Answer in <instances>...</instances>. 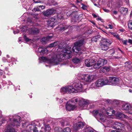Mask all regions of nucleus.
<instances>
[{
	"label": "nucleus",
	"mask_w": 132,
	"mask_h": 132,
	"mask_svg": "<svg viewBox=\"0 0 132 132\" xmlns=\"http://www.w3.org/2000/svg\"><path fill=\"white\" fill-rule=\"evenodd\" d=\"M115 113V111L110 108H109L107 109L106 111L104 109L103 111V110H98L94 111L93 112L95 117L98 120L104 123L106 119V114L109 116H110L112 115V114H114Z\"/></svg>",
	"instance_id": "f257e3e1"
},
{
	"label": "nucleus",
	"mask_w": 132,
	"mask_h": 132,
	"mask_svg": "<svg viewBox=\"0 0 132 132\" xmlns=\"http://www.w3.org/2000/svg\"><path fill=\"white\" fill-rule=\"evenodd\" d=\"M58 48L61 50V51L62 53L58 54L56 56L61 61L62 60L69 59L71 57V54L72 52L71 50V47L69 48V50L67 48L66 44L64 43H61L59 45Z\"/></svg>",
	"instance_id": "f03ea898"
},
{
	"label": "nucleus",
	"mask_w": 132,
	"mask_h": 132,
	"mask_svg": "<svg viewBox=\"0 0 132 132\" xmlns=\"http://www.w3.org/2000/svg\"><path fill=\"white\" fill-rule=\"evenodd\" d=\"M20 117L17 115H15L10 117V120L7 122L5 132H16L12 127L15 126H19L20 125Z\"/></svg>",
	"instance_id": "7ed1b4c3"
},
{
	"label": "nucleus",
	"mask_w": 132,
	"mask_h": 132,
	"mask_svg": "<svg viewBox=\"0 0 132 132\" xmlns=\"http://www.w3.org/2000/svg\"><path fill=\"white\" fill-rule=\"evenodd\" d=\"M109 80L106 79H100L96 81L91 85V86L92 88L96 87H101L103 86L107 85L108 84Z\"/></svg>",
	"instance_id": "20e7f679"
},
{
	"label": "nucleus",
	"mask_w": 132,
	"mask_h": 132,
	"mask_svg": "<svg viewBox=\"0 0 132 132\" xmlns=\"http://www.w3.org/2000/svg\"><path fill=\"white\" fill-rule=\"evenodd\" d=\"M95 77L94 75H81L79 77L78 79L83 82H90Z\"/></svg>",
	"instance_id": "39448f33"
},
{
	"label": "nucleus",
	"mask_w": 132,
	"mask_h": 132,
	"mask_svg": "<svg viewBox=\"0 0 132 132\" xmlns=\"http://www.w3.org/2000/svg\"><path fill=\"white\" fill-rule=\"evenodd\" d=\"M60 92L63 94L66 93H75L78 92L77 91L73 88L72 86H69L62 88L61 89Z\"/></svg>",
	"instance_id": "423d86ee"
},
{
	"label": "nucleus",
	"mask_w": 132,
	"mask_h": 132,
	"mask_svg": "<svg viewBox=\"0 0 132 132\" xmlns=\"http://www.w3.org/2000/svg\"><path fill=\"white\" fill-rule=\"evenodd\" d=\"M42 59L43 60L47 61L49 63L53 64L55 65L57 64L59 62L61 61V60L59 59L56 56H53L51 59L47 58L45 57H42Z\"/></svg>",
	"instance_id": "0eeeda50"
},
{
	"label": "nucleus",
	"mask_w": 132,
	"mask_h": 132,
	"mask_svg": "<svg viewBox=\"0 0 132 132\" xmlns=\"http://www.w3.org/2000/svg\"><path fill=\"white\" fill-rule=\"evenodd\" d=\"M84 43L83 40L75 43L74 44L75 46L72 48V51L74 54H78L79 49H80V47L82 46Z\"/></svg>",
	"instance_id": "6e6552de"
},
{
	"label": "nucleus",
	"mask_w": 132,
	"mask_h": 132,
	"mask_svg": "<svg viewBox=\"0 0 132 132\" xmlns=\"http://www.w3.org/2000/svg\"><path fill=\"white\" fill-rule=\"evenodd\" d=\"M107 63V61L105 59H100L94 65L93 67L94 69H97L103 65L106 64Z\"/></svg>",
	"instance_id": "1a4fd4ad"
},
{
	"label": "nucleus",
	"mask_w": 132,
	"mask_h": 132,
	"mask_svg": "<svg viewBox=\"0 0 132 132\" xmlns=\"http://www.w3.org/2000/svg\"><path fill=\"white\" fill-rule=\"evenodd\" d=\"M112 124L113 127L117 129V130H120L122 131H125L124 125L123 123L118 122H114Z\"/></svg>",
	"instance_id": "9d476101"
},
{
	"label": "nucleus",
	"mask_w": 132,
	"mask_h": 132,
	"mask_svg": "<svg viewBox=\"0 0 132 132\" xmlns=\"http://www.w3.org/2000/svg\"><path fill=\"white\" fill-rule=\"evenodd\" d=\"M89 104V101L87 100L82 99L80 100L79 103L80 109H85L87 108Z\"/></svg>",
	"instance_id": "9b49d317"
},
{
	"label": "nucleus",
	"mask_w": 132,
	"mask_h": 132,
	"mask_svg": "<svg viewBox=\"0 0 132 132\" xmlns=\"http://www.w3.org/2000/svg\"><path fill=\"white\" fill-rule=\"evenodd\" d=\"M84 122L79 121L74 124L73 125V131L81 129L85 125Z\"/></svg>",
	"instance_id": "f8f14e48"
},
{
	"label": "nucleus",
	"mask_w": 132,
	"mask_h": 132,
	"mask_svg": "<svg viewBox=\"0 0 132 132\" xmlns=\"http://www.w3.org/2000/svg\"><path fill=\"white\" fill-rule=\"evenodd\" d=\"M36 125L34 122L32 123L31 124L28 125V123L27 122H25L22 123V126L23 127H26L28 131L31 132L33 129L34 128H36Z\"/></svg>",
	"instance_id": "ddd939ff"
},
{
	"label": "nucleus",
	"mask_w": 132,
	"mask_h": 132,
	"mask_svg": "<svg viewBox=\"0 0 132 132\" xmlns=\"http://www.w3.org/2000/svg\"><path fill=\"white\" fill-rule=\"evenodd\" d=\"M122 109L125 110L126 112L132 114V108L129 104H123Z\"/></svg>",
	"instance_id": "4468645a"
},
{
	"label": "nucleus",
	"mask_w": 132,
	"mask_h": 132,
	"mask_svg": "<svg viewBox=\"0 0 132 132\" xmlns=\"http://www.w3.org/2000/svg\"><path fill=\"white\" fill-rule=\"evenodd\" d=\"M75 87L78 90H85L86 88L85 86H87V85L84 84L83 83L80 81L76 82L75 85Z\"/></svg>",
	"instance_id": "2eb2a0df"
},
{
	"label": "nucleus",
	"mask_w": 132,
	"mask_h": 132,
	"mask_svg": "<svg viewBox=\"0 0 132 132\" xmlns=\"http://www.w3.org/2000/svg\"><path fill=\"white\" fill-rule=\"evenodd\" d=\"M97 61V60L94 58H93V59H87L85 61V65L87 67H91L93 65L95 62Z\"/></svg>",
	"instance_id": "dca6fc26"
},
{
	"label": "nucleus",
	"mask_w": 132,
	"mask_h": 132,
	"mask_svg": "<svg viewBox=\"0 0 132 132\" xmlns=\"http://www.w3.org/2000/svg\"><path fill=\"white\" fill-rule=\"evenodd\" d=\"M56 12V11L54 9H49L43 12V14L45 16H48L54 14Z\"/></svg>",
	"instance_id": "f3484780"
},
{
	"label": "nucleus",
	"mask_w": 132,
	"mask_h": 132,
	"mask_svg": "<svg viewBox=\"0 0 132 132\" xmlns=\"http://www.w3.org/2000/svg\"><path fill=\"white\" fill-rule=\"evenodd\" d=\"M72 102L71 101H69L67 102L66 105V108L67 110L68 111L73 110L75 108V105H73L71 103Z\"/></svg>",
	"instance_id": "a211bd4d"
},
{
	"label": "nucleus",
	"mask_w": 132,
	"mask_h": 132,
	"mask_svg": "<svg viewBox=\"0 0 132 132\" xmlns=\"http://www.w3.org/2000/svg\"><path fill=\"white\" fill-rule=\"evenodd\" d=\"M45 49L39 47L38 49L36 51V53L38 55H43L45 53Z\"/></svg>",
	"instance_id": "6ab92c4d"
},
{
	"label": "nucleus",
	"mask_w": 132,
	"mask_h": 132,
	"mask_svg": "<svg viewBox=\"0 0 132 132\" xmlns=\"http://www.w3.org/2000/svg\"><path fill=\"white\" fill-rule=\"evenodd\" d=\"M109 80L110 82L113 84L117 83L119 81V79L118 78L114 77H110Z\"/></svg>",
	"instance_id": "aec40b11"
},
{
	"label": "nucleus",
	"mask_w": 132,
	"mask_h": 132,
	"mask_svg": "<svg viewBox=\"0 0 132 132\" xmlns=\"http://www.w3.org/2000/svg\"><path fill=\"white\" fill-rule=\"evenodd\" d=\"M53 36V35L52 36H48L46 37L43 38L42 39V42L43 44H45L47 43L51 39Z\"/></svg>",
	"instance_id": "412c9836"
},
{
	"label": "nucleus",
	"mask_w": 132,
	"mask_h": 132,
	"mask_svg": "<svg viewBox=\"0 0 132 132\" xmlns=\"http://www.w3.org/2000/svg\"><path fill=\"white\" fill-rule=\"evenodd\" d=\"M116 116L118 119L120 118H128V117L126 115L120 112H117L116 114Z\"/></svg>",
	"instance_id": "4be33fe9"
},
{
	"label": "nucleus",
	"mask_w": 132,
	"mask_h": 132,
	"mask_svg": "<svg viewBox=\"0 0 132 132\" xmlns=\"http://www.w3.org/2000/svg\"><path fill=\"white\" fill-rule=\"evenodd\" d=\"M56 19L54 18H51L49 20L48 22V24L51 27L55 25V22H56Z\"/></svg>",
	"instance_id": "5701e85b"
},
{
	"label": "nucleus",
	"mask_w": 132,
	"mask_h": 132,
	"mask_svg": "<svg viewBox=\"0 0 132 132\" xmlns=\"http://www.w3.org/2000/svg\"><path fill=\"white\" fill-rule=\"evenodd\" d=\"M71 120V119L70 118H68L66 120H62L60 121L61 125L62 126H63L65 125H67L68 124L66 123V122H70Z\"/></svg>",
	"instance_id": "b1692460"
},
{
	"label": "nucleus",
	"mask_w": 132,
	"mask_h": 132,
	"mask_svg": "<svg viewBox=\"0 0 132 132\" xmlns=\"http://www.w3.org/2000/svg\"><path fill=\"white\" fill-rule=\"evenodd\" d=\"M113 120L107 118V119L105 121L104 123L107 125H109L111 123H112L113 125Z\"/></svg>",
	"instance_id": "393cba45"
},
{
	"label": "nucleus",
	"mask_w": 132,
	"mask_h": 132,
	"mask_svg": "<svg viewBox=\"0 0 132 132\" xmlns=\"http://www.w3.org/2000/svg\"><path fill=\"white\" fill-rule=\"evenodd\" d=\"M94 130L91 127H89L85 128L84 130V132H94Z\"/></svg>",
	"instance_id": "a878e982"
},
{
	"label": "nucleus",
	"mask_w": 132,
	"mask_h": 132,
	"mask_svg": "<svg viewBox=\"0 0 132 132\" xmlns=\"http://www.w3.org/2000/svg\"><path fill=\"white\" fill-rule=\"evenodd\" d=\"M100 37L101 36L100 35L94 36L91 39V41L92 42H96L100 38Z\"/></svg>",
	"instance_id": "bb28decb"
},
{
	"label": "nucleus",
	"mask_w": 132,
	"mask_h": 132,
	"mask_svg": "<svg viewBox=\"0 0 132 132\" xmlns=\"http://www.w3.org/2000/svg\"><path fill=\"white\" fill-rule=\"evenodd\" d=\"M101 47L102 50H107L109 48V46L104 44H102L100 45Z\"/></svg>",
	"instance_id": "cd10ccee"
},
{
	"label": "nucleus",
	"mask_w": 132,
	"mask_h": 132,
	"mask_svg": "<svg viewBox=\"0 0 132 132\" xmlns=\"http://www.w3.org/2000/svg\"><path fill=\"white\" fill-rule=\"evenodd\" d=\"M125 64V66L126 68H127V70H129V69L132 68V64H129L128 62H126Z\"/></svg>",
	"instance_id": "c85d7f7f"
},
{
	"label": "nucleus",
	"mask_w": 132,
	"mask_h": 132,
	"mask_svg": "<svg viewBox=\"0 0 132 132\" xmlns=\"http://www.w3.org/2000/svg\"><path fill=\"white\" fill-rule=\"evenodd\" d=\"M54 130L55 131L63 132L62 129L59 127H55L54 128Z\"/></svg>",
	"instance_id": "c756f323"
},
{
	"label": "nucleus",
	"mask_w": 132,
	"mask_h": 132,
	"mask_svg": "<svg viewBox=\"0 0 132 132\" xmlns=\"http://www.w3.org/2000/svg\"><path fill=\"white\" fill-rule=\"evenodd\" d=\"M31 34H37L39 32V30L37 28L33 29L31 30Z\"/></svg>",
	"instance_id": "7c9ffc66"
},
{
	"label": "nucleus",
	"mask_w": 132,
	"mask_h": 132,
	"mask_svg": "<svg viewBox=\"0 0 132 132\" xmlns=\"http://www.w3.org/2000/svg\"><path fill=\"white\" fill-rule=\"evenodd\" d=\"M57 19L58 20H59V19L61 20L63 19V15L61 13H59L57 14L56 16Z\"/></svg>",
	"instance_id": "2f4dec72"
},
{
	"label": "nucleus",
	"mask_w": 132,
	"mask_h": 132,
	"mask_svg": "<svg viewBox=\"0 0 132 132\" xmlns=\"http://www.w3.org/2000/svg\"><path fill=\"white\" fill-rule=\"evenodd\" d=\"M122 2L121 0L117 2L116 3V6L117 7L120 8L121 6H122Z\"/></svg>",
	"instance_id": "473e14b6"
},
{
	"label": "nucleus",
	"mask_w": 132,
	"mask_h": 132,
	"mask_svg": "<svg viewBox=\"0 0 132 132\" xmlns=\"http://www.w3.org/2000/svg\"><path fill=\"white\" fill-rule=\"evenodd\" d=\"M51 130V128L49 125H46L45 126V132H48Z\"/></svg>",
	"instance_id": "72a5a7b5"
},
{
	"label": "nucleus",
	"mask_w": 132,
	"mask_h": 132,
	"mask_svg": "<svg viewBox=\"0 0 132 132\" xmlns=\"http://www.w3.org/2000/svg\"><path fill=\"white\" fill-rule=\"evenodd\" d=\"M73 62L75 63H77L80 62V60L77 58H75L72 60Z\"/></svg>",
	"instance_id": "f704fd0d"
},
{
	"label": "nucleus",
	"mask_w": 132,
	"mask_h": 132,
	"mask_svg": "<svg viewBox=\"0 0 132 132\" xmlns=\"http://www.w3.org/2000/svg\"><path fill=\"white\" fill-rule=\"evenodd\" d=\"M128 26L129 28L131 30H132V21H130L128 23Z\"/></svg>",
	"instance_id": "c9c22d12"
},
{
	"label": "nucleus",
	"mask_w": 132,
	"mask_h": 132,
	"mask_svg": "<svg viewBox=\"0 0 132 132\" xmlns=\"http://www.w3.org/2000/svg\"><path fill=\"white\" fill-rule=\"evenodd\" d=\"M112 43V40L107 39L106 42V44H108V45H110Z\"/></svg>",
	"instance_id": "e433bc0d"
},
{
	"label": "nucleus",
	"mask_w": 132,
	"mask_h": 132,
	"mask_svg": "<svg viewBox=\"0 0 132 132\" xmlns=\"http://www.w3.org/2000/svg\"><path fill=\"white\" fill-rule=\"evenodd\" d=\"M113 35L115 37L117 38L119 40H120V36L118 35L116 33H113Z\"/></svg>",
	"instance_id": "4c0bfd02"
},
{
	"label": "nucleus",
	"mask_w": 132,
	"mask_h": 132,
	"mask_svg": "<svg viewBox=\"0 0 132 132\" xmlns=\"http://www.w3.org/2000/svg\"><path fill=\"white\" fill-rule=\"evenodd\" d=\"M85 51L83 49H81L80 48V49H79V53L78 54L80 55L81 54L84 53V54L85 53Z\"/></svg>",
	"instance_id": "58836bf2"
},
{
	"label": "nucleus",
	"mask_w": 132,
	"mask_h": 132,
	"mask_svg": "<svg viewBox=\"0 0 132 132\" xmlns=\"http://www.w3.org/2000/svg\"><path fill=\"white\" fill-rule=\"evenodd\" d=\"M71 130L70 128L68 127H66L64 129L63 131V132H70Z\"/></svg>",
	"instance_id": "ea45409f"
},
{
	"label": "nucleus",
	"mask_w": 132,
	"mask_h": 132,
	"mask_svg": "<svg viewBox=\"0 0 132 132\" xmlns=\"http://www.w3.org/2000/svg\"><path fill=\"white\" fill-rule=\"evenodd\" d=\"M109 52L111 55H112L114 54L115 52V51L114 49H112L110 50L109 51Z\"/></svg>",
	"instance_id": "a19ab883"
},
{
	"label": "nucleus",
	"mask_w": 132,
	"mask_h": 132,
	"mask_svg": "<svg viewBox=\"0 0 132 132\" xmlns=\"http://www.w3.org/2000/svg\"><path fill=\"white\" fill-rule=\"evenodd\" d=\"M107 39L104 38H102L101 39V43L102 44H106V42Z\"/></svg>",
	"instance_id": "79ce46f5"
},
{
	"label": "nucleus",
	"mask_w": 132,
	"mask_h": 132,
	"mask_svg": "<svg viewBox=\"0 0 132 132\" xmlns=\"http://www.w3.org/2000/svg\"><path fill=\"white\" fill-rule=\"evenodd\" d=\"M105 72H109L110 69V67H104Z\"/></svg>",
	"instance_id": "37998d69"
},
{
	"label": "nucleus",
	"mask_w": 132,
	"mask_h": 132,
	"mask_svg": "<svg viewBox=\"0 0 132 132\" xmlns=\"http://www.w3.org/2000/svg\"><path fill=\"white\" fill-rule=\"evenodd\" d=\"M119 40L120 41H121L124 45H126L127 44V40H124L122 39H120V40Z\"/></svg>",
	"instance_id": "c03bdc74"
},
{
	"label": "nucleus",
	"mask_w": 132,
	"mask_h": 132,
	"mask_svg": "<svg viewBox=\"0 0 132 132\" xmlns=\"http://www.w3.org/2000/svg\"><path fill=\"white\" fill-rule=\"evenodd\" d=\"M68 26H65L63 27H61L60 29L61 30H64L68 28Z\"/></svg>",
	"instance_id": "a18cd8bd"
},
{
	"label": "nucleus",
	"mask_w": 132,
	"mask_h": 132,
	"mask_svg": "<svg viewBox=\"0 0 132 132\" xmlns=\"http://www.w3.org/2000/svg\"><path fill=\"white\" fill-rule=\"evenodd\" d=\"M23 38L27 42H29L30 40V39H29L28 38H27V37L25 35L24 36Z\"/></svg>",
	"instance_id": "49530a36"
},
{
	"label": "nucleus",
	"mask_w": 132,
	"mask_h": 132,
	"mask_svg": "<svg viewBox=\"0 0 132 132\" xmlns=\"http://www.w3.org/2000/svg\"><path fill=\"white\" fill-rule=\"evenodd\" d=\"M100 71L101 73H104L105 72V71L104 67L101 68L100 69Z\"/></svg>",
	"instance_id": "de8ad7c7"
},
{
	"label": "nucleus",
	"mask_w": 132,
	"mask_h": 132,
	"mask_svg": "<svg viewBox=\"0 0 132 132\" xmlns=\"http://www.w3.org/2000/svg\"><path fill=\"white\" fill-rule=\"evenodd\" d=\"M78 98H76L75 99H74L72 101H71L72 102L73 101V102H78Z\"/></svg>",
	"instance_id": "09e8293b"
},
{
	"label": "nucleus",
	"mask_w": 132,
	"mask_h": 132,
	"mask_svg": "<svg viewBox=\"0 0 132 132\" xmlns=\"http://www.w3.org/2000/svg\"><path fill=\"white\" fill-rule=\"evenodd\" d=\"M40 0H33L34 2L35 3H40Z\"/></svg>",
	"instance_id": "8fccbe9b"
},
{
	"label": "nucleus",
	"mask_w": 132,
	"mask_h": 132,
	"mask_svg": "<svg viewBox=\"0 0 132 132\" xmlns=\"http://www.w3.org/2000/svg\"><path fill=\"white\" fill-rule=\"evenodd\" d=\"M53 43V44L54 46L57 45L59 44L58 42H55L54 43Z\"/></svg>",
	"instance_id": "3c124183"
},
{
	"label": "nucleus",
	"mask_w": 132,
	"mask_h": 132,
	"mask_svg": "<svg viewBox=\"0 0 132 132\" xmlns=\"http://www.w3.org/2000/svg\"><path fill=\"white\" fill-rule=\"evenodd\" d=\"M32 131H33V132H38V130L37 129V128L36 127V128H34V129H33Z\"/></svg>",
	"instance_id": "603ef678"
},
{
	"label": "nucleus",
	"mask_w": 132,
	"mask_h": 132,
	"mask_svg": "<svg viewBox=\"0 0 132 132\" xmlns=\"http://www.w3.org/2000/svg\"><path fill=\"white\" fill-rule=\"evenodd\" d=\"M103 9L105 12H108L110 11L108 9Z\"/></svg>",
	"instance_id": "864d4df0"
},
{
	"label": "nucleus",
	"mask_w": 132,
	"mask_h": 132,
	"mask_svg": "<svg viewBox=\"0 0 132 132\" xmlns=\"http://www.w3.org/2000/svg\"><path fill=\"white\" fill-rule=\"evenodd\" d=\"M113 57V59H119L120 57H118V56H114Z\"/></svg>",
	"instance_id": "5fc2aeb1"
},
{
	"label": "nucleus",
	"mask_w": 132,
	"mask_h": 132,
	"mask_svg": "<svg viewBox=\"0 0 132 132\" xmlns=\"http://www.w3.org/2000/svg\"><path fill=\"white\" fill-rule=\"evenodd\" d=\"M54 46L53 43L50 44L48 46V47H52Z\"/></svg>",
	"instance_id": "6e6d98bb"
},
{
	"label": "nucleus",
	"mask_w": 132,
	"mask_h": 132,
	"mask_svg": "<svg viewBox=\"0 0 132 132\" xmlns=\"http://www.w3.org/2000/svg\"><path fill=\"white\" fill-rule=\"evenodd\" d=\"M108 28L110 29H112L113 28V26L112 25L109 24L108 25Z\"/></svg>",
	"instance_id": "4d7b16f0"
},
{
	"label": "nucleus",
	"mask_w": 132,
	"mask_h": 132,
	"mask_svg": "<svg viewBox=\"0 0 132 132\" xmlns=\"http://www.w3.org/2000/svg\"><path fill=\"white\" fill-rule=\"evenodd\" d=\"M13 33L14 34H16L19 33V31L18 30H16L15 31H14Z\"/></svg>",
	"instance_id": "13d9d810"
},
{
	"label": "nucleus",
	"mask_w": 132,
	"mask_h": 132,
	"mask_svg": "<svg viewBox=\"0 0 132 132\" xmlns=\"http://www.w3.org/2000/svg\"><path fill=\"white\" fill-rule=\"evenodd\" d=\"M125 125L127 126V127H128V128H129L130 127L129 124L127 123H126L125 124Z\"/></svg>",
	"instance_id": "bf43d9fd"
},
{
	"label": "nucleus",
	"mask_w": 132,
	"mask_h": 132,
	"mask_svg": "<svg viewBox=\"0 0 132 132\" xmlns=\"http://www.w3.org/2000/svg\"><path fill=\"white\" fill-rule=\"evenodd\" d=\"M97 19V20H100L102 22L103 21V20L101 19V18L100 17H98Z\"/></svg>",
	"instance_id": "052dcab7"
},
{
	"label": "nucleus",
	"mask_w": 132,
	"mask_h": 132,
	"mask_svg": "<svg viewBox=\"0 0 132 132\" xmlns=\"http://www.w3.org/2000/svg\"><path fill=\"white\" fill-rule=\"evenodd\" d=\"M4 71L1 70H0V75H2Z\"/></svg>",
	"instance_id": "680f3d73"
},
{
	"label": "nucleus",
	"mask_w": 132,
	"mask_h": 132,
	"mask_svg": "<svg viewBox=\"0 0 132 132\" xmlns=\"http://www.w3.org/2000/svg\"><path fill=\"white\" fill-rule=\"evenodd\" d=\"M128 42L130 44H132V40L130 39H129L128 40Z\"/></svg>",
	"instance_id": "e2e57ef3"
},
{
	"label": "nucleus",
	"mask_w": 132,
	"mask_h": 132,
	"mask_svg": "<svg viewBox=\"0 0 132 132\" xmlns=\"http://www.w3.org/2000/svg\"><path fill=\"white\" fill-rule=\"evenodd\" d=\"M111 132H121L120 131H118L117 130H112Z\"/></svg>",
	"instance_id": "0e129e2a"
},
{
	"label": "nucleus",
	"mask_w": 132,
	"mask_h": 132,
	"mask_svg": "<svg viewBox=\"0 0 132 132\" xmlns=\"http://www.w3.org/2000/svg\"><path fill=\"white\" fill-rule=\"evenodd\" d=\"M68 13H69V14H73V13H72L71 12L69 11L67 13V14Z\"/></svg>",
	"instance_id": "69168bd1"
},
{
	"label": "nucleus",
	"mask_w": 132,
	"mask_h": 132,
	"mask_svg": "<svg viewBox=\"0 0 132 132\" xmlns=\"http://www.w3.org/2000/svg\"><path fill=\"white\" fill-rule=\"evenodd\" d=\"M2 60L4 62H6V60L5 57H3L2 59Z\"/></svg>",
	"instance_id": "338daca9"
},
{
	"label": "nucleus",
	"mask_w": 132,
	"mask_h": 132,
	"mask_svg": "<svg viewBox=\"0 0 132 132\" xmlns=\"http://www.w3.org/2000/svg\"><path fill=\"white\" fill-rule=\"evenodd\" d=\"M92 15L94 18H96L97 17V15L94 13H93Z\"/></svg>",
	"instance_id": "774afa93"
}]
</instances>
